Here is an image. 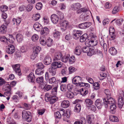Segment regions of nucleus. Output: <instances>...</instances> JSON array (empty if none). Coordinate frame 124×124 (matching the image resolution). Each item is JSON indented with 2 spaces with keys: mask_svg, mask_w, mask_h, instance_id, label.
<instances>
[{
  "mask_svg": "<svg viewBox=\"0 0 124 124\" xmlns=\"http://www.w3.org/2000/svg\"><path fill=\"white\" fill-rule=\"evenodd\" d=\"M103 101L105 107L106 108H108V106L112 104L116 103L114 99L111 97L104 98L103 99Z\"/></svg>",
  "mask_w": 124,
  "mask_h": 124,
  "instance_id": "obj_1",
  "label": "nucleus"
},
{
  "mask_svg": "<svg viewBox=\"0 0 124 124\" xmlns=\"http://www.w3.org/2000/svg\"><path fill=\"white\" fill-rule=\"evenodd\" d=\"M94 41L93 40H92L91 41L90 40L86 41L85 42V44L86 46H84L82 48V51L84 53H87L88 52H89V50L90 49V48L89 46H91L90 43L92 42L93 43Z\"/></svg>",
  "mask_w": 124,
  "mask_h": 124,
  "instance_id": "obj_2",
  "label": "nucleus"
},
{
  "mask_svg": "<svg viewBox=\"0 0 124 124\" xmlns=\"http://www.w3.org/2000/svg\"><path fill=\"white\" fill-rule=\"evenodd\" d=\"M82 34L83 32L81 31L74 30L73 31V37L75 39H77L79 38Z\"/></svg>",
  "mask_w": 124,
  "mask_h": 124,
  "instance_id": "obj_3",
  "label": "nucleus"
},
{
  "mask_svg": "<svg viewBox=\"0 0 124 124\" xmlns=\"http://www.w3.org/2000/svg\"><path fill=\"white\" fill-rule=\"evenodd\" d=\"M49 29L48 28L44 27L42 30H41L40 34L41 35V36L47 37L49 33Z\"/></svg>",
  "mask_w": 124,
  "mask_h": 124,
  "instance_id": "obj_4",
  "label": "nucleus"
},
{
  "mask_svg": "<svg viewBox=\"0 0 124 124\" xmlns=\"http://www.w3.org/2000/svg\"><path fill=\"white\" fill-rule=\"evenodd\" d=\"M103 101H102L101 99H97L95 101V105L99 109H101L102 108V106L103 104Z\"/></svg>",
  "mask_w": 124,
  "mask_h": 124,
  "instance_id": "obj_5",
  "label": "nucleus"
},
{
  "mask_svg": "<svg viewBox=\"0 0 124 124\" xmlns=\"http://www.w3.org/2000/svg\"><path fill=\"white\" fill-rule=\"evenodd\" d=\"M15 51V47L12 44L9 45L6 49V51L7 53L10 54H13L14 52Z\"/></svg>",
  "mask_w": 124,
  "mask_h": 124,
  "instance_id": "obj_6",
  "label": "nucleus"
},
{
  "mask_svg": "<svg viewBox=\"0 0 124 124\" xmlns=\"http://www.w3.org/2000/svg\"><path fill=\"white\" fill-rule=\"evenodd\" d=\"M51 65L56 69L61 68L62 65V63L60 61H54L52 63Z\"/></svg>",
  "mask_w": 124,
  "mask_h": 124,
  "instance_id": "obj_7",
  "label": "nucleus"
},
{
  "mask_svg": "<svg viewBox=\"0 0 124 124\" xmlns=\"http://www.w3.org/2000/svg\"><path fill=\"white\" fill-rule=\"evenodd\" d=\"M68 24V22L66 20H64L62 22H61V29L62 31H63L65 30L66 29V28Z\"/></svg>",
  "mask_w": 124,
  "mask_h": 124,
  "instance_id": "obj_8",
  "label": "nucleus"
},
{
  "mask_svg": "<svg viewBox=\"0 0 124 124\" xmlns=\"http://www.w3.org/2000/svg\"><path fill=\"white\" fill-rule=\"evenodd\" d=\"M51 18L52 22L54 24H56L58 22V17L55 14L52 15L51 16Z\"/></svg>",
  "mask_w": 124,
  "mask_h": 124,
  "instance_id": "obj_9",
  "label": "nucleus"
},
{
  "mask_svg": "<svg viewBox=\"0 0 124 124\" xmlns=\"http://www.w3.org/2000/svg\"><path fill=\"white\" fill-rule=\"evenodd\" d=\"M124 104V98L121 96H120L118 100V105L119 108H121Z\"/></svg>",
  "mask_w": 124,
  "mask_h": 124,
  "instance_id": "obj_10",
  "label": "nucleus"
},
{
  "mask_svg": "<svg viewBox=\"0 0 124 124\" xmlns=\"http://www.w3.org/2000/svg\"><path fill=\"white\" fill-rule=\"evenodd\" d=\"M44 64L48 65L50 64L52 62V59L51 57L48 55L47 56L44 58Z\"/></svg>",
  "mask_w": 124,
  "mask_h": 124,
  "instance_id": "obj_11",
  "label": "nucleus"
},
{
  "mask_svg": "<svg viewBox=\"0 0 124 124\" xmlns=\"http://www.w3.org/2000/svg\"><path fill=\"white\" fill-rule=\"evenodd\" d=\"M87 119L88 124H94V119L93 115L88 116H87Z\"/></svg>",
  "mask_w": 124,
  "mask_h": 124,
  "instance_id": "obj_12",
  "label": "nucleus"
},
{
  "mask_svg": "<svg viewBox=\"0 0 124 124\" xmlns=\"http://www.w3.org/2000/svg\"><path fill=\"white\" fill-rule=\"evenodd\" d=\"M56 69L51 65V66L49 68L48 71L52 76H54L56 74Z\"/></svg>",
  "mask_w": 124,
  "mask_h": 124,
  "instance_id": "obj_13",
  "label": "nucleus"
},
{
  "mask_svg": "<svg viewBox=\"0 0 124 124\" xmlns=\"http://www.w3.org/2000/svg\"><path fill=\"white\" fill-rule=\"evenodd\" d=\"M112 31L110 29L109 30L110 35V39L111 40H112L114 39L116 37V36L115 34V30L114 28L112 29L111 28Z\"/></svg>",
  "mask_w": 124,
  "mask_h": 124,
  "instance_id": "obj_14",
  "label": "nucleus"
},
{
  "mask_svg": "<svg viewBox=\"0 0 124 124\" xmlns=\"http://www.w3.org/2000/svg\"><path fill=\"white\" fill-rule=\"evenodd\" d=\"M4 90L7 92H5V94H6L8 93H9L11 91V87L9 84H5L3 86Z\"/></svg>",
  "mask_w": 124,
  "mask_h": 124,
  "instance_id": "obj_15",
  "label": "nucleus"
},
{
  "mask_svg": "<svg viewBox=\"0 0 124 124\" xmlns=\"http://www.w3.org/2000/svg\"><path fill=\"white\" fill-rule=\"evenodd\" d=\"M62 56V54L61 53L57 52L55 53L54 56L53 60L54 61H58L60 60Z\"/></svg>",
  "mask_w": 124,
  "mask_h": 124,
  "instance_id": "obj_16",
  "label": "nucleus"
},
{
  "mask_svg": "<svg viewBox=\"0 0 124 124\" xmlns=\"http://www.w3.org/2000/svg\"><path fill=\"white\" fill-rule=\"evenodd\" d=\"M28 80L29 82H33L35 80V77L34 73L31 72L28 76Z\"/></svg>",
  "mask_w": 124,
  "mask_h": 124,
  "instance_id": "obj_17",
  "label": "nucleus"
},
{
  "mask_svg": "<svg viewBox=\"0 0 124 124\" xmlns=\"http://www.w3.org/2000/svg\"><path fill=\"white\" fill-rule=\"evenodd\" d=\"M90 23L88 22L82 23L78 25V27L81 29H86L90 26Z\"/></svg>",
  "mask_w": 124,
  "mask_h": 124,
  "instance_id": "obj_18",
  "label": "nucleus"
},
{
  "mask_svg": "<svg viewBox=\"0 0 124 124\" xmlns=\"http://www.w3.org/2000/svg\"><path fill=\"white\" fill-rule=\"evenodd\" d=\"M33 28L34 30L37 31H39L42 28V26L38 22L36 23L34 25Z\"/></svg>",
  "mask_w": 124,
  "mask_h": 124,
  "instance_id": "obj_19",
  "label": "nucleus"
},
{
  "mask_svg": "<svg viewBox=\"0 0 124 124\" xmlns=\"http://www.w3.org/2000/svg\"><path fill=\"white\" fill-rule=\"evenodd\" d=\"M81 7V4L78 3H74L71 5V8L72 9L76 10L77 9H78Z\"/></svg>",
  "mask_w": 124,
  "mask_h": 124,
  "instance_id": "obj_20",
  "label": "nucleus"
},
{
  "mask_svg": "<svg viewBox=\"0 0 124 124\" xmlns=\"http://www.w3.org/2000/svg\"><path fill=\"white\" fill-rule=\"evenodd\" d=\"M109 106H110V112L112 114L115 113V110L116 108V103L112 104Z\"/></svg>",
  "mask_w": 124,
  "mask_h": 124,
  "instance_id": "obj_21",
  "label": "nucleus"
},
{
  "mask_svg": "<svg viewBox=\"0 0 124 124\" xmlns=\"http://www.w3.org/2000/svg\"><path fill=\"white\" fill-rule=\"evenodd\" d=\"M81 48L80 46H77L75 48L74 50L75 54L77 55H80L81 52Z\"/></svg>",
  "mask_w": 124,
  "mask_h": 124,
  "instance_id": "obj_22",
  "label": "nucleus"
},
{
  "mask_svg": "<svg viewBox=\"0 0 124 124\" xmlns=\"http://www.w3.org/2000/svg\"><path fill=\"white\" fill-rule=\"evenodd\" d=\"M47 37L41 36L39 39L40 44L42 46H45L46 44V38Z\"/></svg>",
  "mask_w": 124,
  "mask_h": 124,
  "instance_id": "obj_23",
  "label": "nucleus"
},
{
  "mask_svg": "<svg viewBox=\"0 0 124 124\" xmlns=\"http://www.w3.org/2000/svg\"><path fill=\"white\" fill-rule=\"evenodd\" d=\"M69 101L68 100H65L63 101L61 103L62 107L64 108H66L68 107L69 105Z\"/></svg>",
  "mask_w": 124,
  "mask_h": 124,
  "instance_id": "obj_24",
  "label": "nucleus"
},
{
  "mask_svg": "<svg viewBox=\"0 0 124 124\" xmlns=\"http://www.w3.org/2000/svg\"><path fill=\"white\" fill-rule=\"evenodd\" d=\"M58 98L55 96H52L50 99L47 100V101H49L51 104H53L55 103L57 100Z\"/></svg>",
  "mask_w": 124,
  "mask_h": 124,
  "instance_id": "obj_25",
  "label": "nucleus"
},
{
  "mask_svg": "<svg viewBox=\"0 0 124 124\" xmlns=\"http://www.w3.org/2000/svg\"><path fill=\"white\" fill-rule=\"evenodd\" d=\"M22 118L24 119L26 118L28 116L31 114V113L29 111H26L25 110H23L22 112Z\"/></svg>",
  "mask_w": 124,
  "mask_h": 124,
  "instance_id": "obj_26",
  "label": "nucleus"
},
{
  "mask_svg": "<svg viewBox=\"0 0 124 124\" xmlns=\"http://www.w3.org/2000/svg\"><path fill=\"white\" fill-rule=\"evenodd\" d=\"M7 27L5 24L2 25L0 27V32L2 34L5 33L6 32Z\"/></svg>",
  "mask_w": 124,
  "mask_h": 124,
  "instance_id": "obj_27",
  "label": "nucleus"
},
{
  "mask_svg": "<svg viewBox=\"0 0 124 124\" xmlns=\"http://www.w3.org/2000/svg\"><path fill=\"white\" fill-rule=\"evenodd\" d=\"M81 78L79 76H75L72 79V82L73 84H76L78 82V81L81 80Z\"/></svg>",
  "mask_w": 124,
  "mask_h": 124,
  "instance_id": "obj_28",
  "label": "nucleus"
},
{
  "mask_svg": "<svg viewBox=\"0 0 124 124\" xmlns=\"http://www.w3.org/2000/svg\"><path fill=\"white\" fill-rule=\"evenodd\" d=\"M88 89L87 88H81L80 89L81 94L83 96H85L88 93Z\"/></svg>",
  "mask_w": 124,
  "mask_h": 124,
  "instance_id": "obj_29",
  "label": "nucleus"
},
{
  "mask_svg": "<svg viewBox=\"0 0 124 124\" xmlns=\"http://www.w3.org/2000/svg\"><path fill=\"white\" fill-rule=\"evenodd\" d=\"M110 120L112 122H118L119 119L116 116L113 115H110L109 118Z\"/></svg>",
  "mask_w": 124,
  "mask_h": 124,
  "instance_id": "obj_30",
  "label": "nucleus"
},
{
  "mask_svg": "<svg viewBox=\"0 0 124 124\" xmlns=\"http://www.w3.org/2000/svg\"><path fill=\"white\" fill-rule=\"evenodd\" d=\"M86 123V121L85 118L82 117L80 121H76L74 124H85Z\"/></svg>",
  "mask_w": 124,
  "mask_h": 124,
  "instance_id": "obj_31",
  "label": "nucleus"
},
{
  "mask_svg": "<svg viewBox=\"0 0 124 124\" xmlns=\"http://www.w3.org/2000/svg\"><path fill=\"white\" fill-rule=\"evenodd\" d=\"M66 96L68 98L71 99L74 97V93L71 91H67L66 93Z\"/></svg>",
  "mask_w": 124,
  "mask_h": 124,
  "instance_id": "obj_32",
  "label": "nucleus"
},
{
  "mask_svg": "<svg viewBox=\"0 0 124 124\" xmlns=\"http://www.w3.org/2000/svg\"><path fill=\"white\" fill-rule=\"evenodd\" d=\"M109 53L112 55H116L117 53L116 50L114 47H112L110 48L109 50Z\"/></svg>",
  "mask_w": 124,
  "mask_h": 124,
  "instance_id": "obj_33",
  "label": "nucleus"
},
{
  "mask_svg": "<svg viewBox=\"0 0 124 124\" xmlns=\"http://www.w3.org/2000/svg\"><path fill=\"white\" fill-rule=\"evenodd\" d=\"M16 38L17 41L19 42H21L23 40V36L20 34H17L16 36Z\"/></svg>",
  "mask_w": 124,
  "mask_h": 124,
  "instance_id": "obj_34",
  "label": "nucleus"
},
{
  "mask_svg": "<svg viewBox=\"0 0 124 124\" xmlns=\"http://www.w3.org/2000/svg\"><path fill=\"white\" fill-rule=\"evenodd\" d=\"M88 36L87 34L85 33L83 34L80 38V41L83 42L85 41L86 39Z\"/></svg>",
  "mask_w": 124,
  "mask_h": 124,
  "instance_id": "obj_35",
  "label": "nucleus"
},
{
  "mask_svg": "<svg viewBox=\"0 0 124 124\" xmlns=\"http://www.w3.org/2000/svg\"><path fill=\"white\" fill-rule=\"evenodd\" d=\"M96 37L95 36H93L92 37L91 40H90L91 41L92 40H93L94 41L95 40V41H94V42L93 43V44L91 42L90 43L91 44V45H92V46H95L98 43V42L96 40Z\"/></svg>",
  "mask_w": 124,
  "mask_h": 124,
  "instance_id": "obj_36",
  "label": "nucleus"
},
{
  "mask_svg": "<svg viewBox=\"0 0 124 124\" xmlns=\"http://www.w3.org/2000/svg\"><path fill=\"white\" fill-rule=\"evenodd\" d=\"M81 106L79 104H77L74 107V111L75 112H79L81 109Z\"/></svg>",
  "mask_w": 124,
  "mask_h": 124,
  "instance_id": "obj_37",
  "label": "nucleus"
},
{
  "mask_svg": "<svg viewBox=\"0 0 124 124\" xmlns=\"http://www.w3.org/2000/svg\"><path fill=\"white\" fill-rule=\"evenodd\" d=\"M33 53L38 54L41 50V48L39 46L35 47L33 48Z\"/></svg>",
  "mask_w": 124,
  "mask_h": 124,
  "instance_id": "obj_38",
  "label": "nucleus"
},
{
  "mask_svg": "<svg viewBox=\"0 0 124 124\" xmlns=\"http://www.w3.org/2000/svg\"><path fill=\"white\" fill-rule=\"evenodd\" d=\"M89 17V16L88 15L84 16L82 14L80 16V20L82 21H85Z\"/></svg>",
  "mask_w": 124,
  "mask_h": 124,
  "instance_id": "obj_39",
  "label": "nucleus"
},
{
  "mask_svg": "<svg viewBox=\"0 0 124 124\" xmlns=\"http://www.w3.org/2000/svg\"><path fill=\"white\" fill-rule=\"evenodd\" d=\"M44 72V70L38 68L35 71L36 74L39 75H41Z\"/></svg>",
  "mask_w": 124,
  "mask_h": 124,
  "instance_id": "obj_40",
  "label": "nucleus"
},
{
  "mask_svg": "<svg viewBox=\"0 0 124 124\" xmlns=\"http://www.w3.org/2000/svg\"><path fill=\"white\" fill-rule=\"evenodd\" d=\"M70 56L69 54L64 56L61 59V61L64 62H66L68 61L69 58Z\"/></svg>",
  "mask_w": 124,
  "mask_h": 124,
  "instance_id": "obj_41",
  "label": "nucleus"
},
{
  "mask_svg": "<svg viewBox=\"0 0 124 124\" xmlns=\"http://www.w3.org/2000/svg\"><path fill=\"white\" fill-rule=\"evenodd\" d=\"M57 14L58 19H59L60 20H62L64 18V16L63 13L60 11H58Z\"/></svg>",
  "mask_w": 124,
  "mask_h": 124,
  "instance_id": "obj_42",
  "label": "nucleus"
},
{
  "mask_svg": "<svg viewBox=\"0 0 124 124\" xmlns=\"http://www.w3.org/2000/svg\"><path fill=\"white\" fill-rule=\"evenodd\" d=\"M119 10V8L117 6H115L113 8L112 11V13L113 14H115L118 12Z\"/></svg>",
  "mask_w": 124,
  "mask_h": 124,
  "instance_id": "obj_43",
  "label": "nucleus"
},
{
  "mask_svg": "<svg viewBox=\"0 0 124 124\" xmlns=\"http://www.w3.org/2000/svg\"><path fill=\"white\" fill-rule=\"evenodd\" d=\"M52 86L49 85H46L43 88L45 91H48L52 89Z\"/></svg>",
  "mask_w": 124,
  "mask_h": 124,
  "instance_id": "obj_44",
  "label": "nucleus"
},
{
  "mask_svg": "<svg viewBox=\"0 0 124 124\" xmlns=\"http://www.w3.org/2000/svg\"><path fill=\"white\" fill-rule=\"evenodd\" d=\"M85 102L86 105H91L93 104V101L91 99H85Z\"/></svg>",
  "mask_w": 124,
  "mask_h": 124,
  "instance_id": "obj_45",
  "label": "nucleus"
},
{
  "mask_svg": "<svg viewBox=\"0 0 124 124\" xmlns=\"http://www.w3.org/2000/svg\"><path fill=\"white\" fill-rule=\"evenodd\" d=\"M100 44L101 46L103 47L104 50H107V45L105 43L104 40L102 39L101 38V40L100 42Z\"/></svg>",
  "mask_w": 124,
  "mask_h": 124,
  "instance_id": "obj_46",
  "label": "nucleus"
},
{
  "mask_svg": "<svg viewBox=\"0 0 124 124\" xmlns=\"http://www.w3.org/2000/svg\"><path fill=\"white\" fill-rule=\"evenodd\" d=\"M44 78L42 76L39 77L37 78L36 80V82L38 83H40L43 82Z\"/></svg>",
  "mask_w": 124,
  "mask_h": 124,
  "instance_id": "obj_47",
  "label": "nucleus"
},
{
  "mask_svg": "<svg viewBox=\"0 0 124 124\" xmlns=\"http://www.w3.org/2000/svg\"><path fill=\"white\" fill-rule=\"evenodd\" d=\"M42 7V4L40 2L38 3L36 5V8L38 10H40L41 9Z\"/></svg>",
  "mask_w": 124,
  "mask_h": 124,
  "instance_id": "obj_48",
  "label": "nucleus"
},
{
  "mask_svg": "<svg viewBox=\"0 0 124 124\" xmlns=\"http://www.w3.org/2000/svg\"><path fill=\"white\" fill-rule=\"evenodd\" d=\"M54 116L56 118L60 119L61 117V114L60 112V110L59 112L57 111L54 113Z\"/></svg>",
  "mask_w": 124,
  "mask_h": 124,
  "instance_id": "obj_49",
  "label": "nucleus"
},
{
  "mask_svg": "<svg viewBox=\"0 0 124 124\" xmlns=\"http://www.w3.org/2000/svg\"><path fill=\"white\" fill-rule=\"evenodd\" d=\"M53 41V40L51 39H47L46 41V44L47 46L48 47H50L52 45Z\"/></svg>",
  "mask_w": 124,
  "mask_h": 124,
  "instance_id": "obj_50",
  "label": "nucleus"
},
{
  "mask_svg": "<svg viewBox=\"0 0 124 124\" xmlns=\"http://www.w3.org/2000/svg\"><path fill=\"white\" fill-rule=\"evenodd\" d=\"M57 87H55L52 89L51 93L52 95H53V96H56L57 94Z\"/></svg>",
  "mask_w": 124,
  "mask_h": 124,
  "instance_id": "obj_51",
  "label": "nucleus"
},
{
  "mask_svg": "<svg viewBox=\"0 0 124 124\" xmlns=\"http://www.w3.org/2000/svg\"><path fill=\"white\" fill-rule=\"evenodd\" d=\"M87 53V55L89 56H92L93 55L95 54V52L94 50L90 49L89 51Z\"/></svg>",
  "mask_w": 124,
  "mask_h": 124,
  "instance_id": "obj_52",
  "label": "nucleus"
},
{
  "mask_svg": "<svg viewBox=\"0 0 124 124\" xmlns=\"http://www.w3.org/2000/svg\"><path fill=\"white\" fill-rule=\"evenodd\" d=\"M93 85L94 89L95 90H97L100 88V85L98 82H95L93 83Z\"/></svg>",
  "mask_w": 124,
  "mask_h": 124,
  "instance_id": "obj_53",
  "label": "nucleus"
},
{
  "mask_svg": "<svg viewBox=\"0 0 124 124\" xmlns=\"http://www.w3.org/2000/svg\"><path fill=\"white\" fill-rule=\"evenodd\" d=\"M13 21H16V23L17 25H19L21 21V18L19 17H17L16 19L14 18L13 19Z\"/></svg>",
  "mask_w": 124,
  "mask_h": 124,
  "instance_id": "obj_54",
  "label": "nucleus"
},
{
  "mask_svg": "<svg viewBox=\"0 0 124 124\" xmlns=\"http://www.w3.org/2000/svg\"><path fill=\"white\" fill-rule=\"evenodd\" d=\"M36 66L38 68L42 69L44 67V66L43 64L42 63L40 62L37 63L36 65Z\"/></svg>",
  "mask_w": 124,
  "mask_h": 124,
  "instance_id": "obj_55",
  "label": "nucleus"
},
{
  "mask_svg": "<svg viewBox=\"0 0 124 124\" xmlns=\"http://www.w3.org/2000/svg\"><path fill=\"white\" fill-rule=\"evenodd\" d=\"M8 8V7L6 6H2L0 7V10L2 12L7 11Z\"/></svg>",
  "mask_w": 124,
  "mask_h": 124,
  "instance_id": "obj_56",
  "label": "nucleus"
},
{
  "mask_svg": "<svg viewBox=\"0 0 124 124\" xmlns=\"http://www.w3.org/2000/svg\"><path fill=\"white\" fill-rule=\"evenodd\" d=\"M49 83L52 84L55 82L56 81V78L55 77H53L52 78L49 79Z\"/></svg>",
  "mask_w": 124,
  "mask_h": 124,
  "instance_id": "obj_57",
  "label": "nucleus"
},
{
  "mask_svg": "<svg viewBox=\"0 0 124 124\" xmlns=\"http://www.w3.org/2000/svg\"><path fill=\"white\" fill-rule=\"evenodd\" d=\"M0 41L3 42H7L8 40V39L4 36H2L0 37Z\"/></svg>",
  "mask_w": 124,
  "mask_h": 124,
  "instance_id": "obj_58",
  "label": "nucleus"
},
{
  "mask_svg": "<svg viewBox=\"0 0 124 124\" xmlns=\"http://www.w3.org/2000/svg\"><path fill=\"white\" fill-rule=\"evenodd\" d=\"M33 8L31 4H28L26 8V10L28 12L31 11Z\"/></svg>",
  "mask_w": 124,
  "mask_h": 124,
  "instance_id": "obj_59",
  "label": "nucleus"
},
{
  "mask_svg": "<svg viewBox=\"0 0 124 124\" xmlns=\"http://www.w3.org/2000/svg\"><path fill=\"white\" fill-rule=\"evenodd\" d=\"M112 7L111 4L108 2H106L105 5L104 7L106 9H109Z\"/></svg>",
  "mask_w": 124,
  "mask_h": 124,
  "instance_id": "obj_60",
  "label": "nucleus"
},
{
  "mask_svg": "<svg viewBox=\"0 0 124 124\" xmlns=\"http://www.w3.org/2000/svg\"><path fill=\"white\" fill-rule=\"evenodd\" d=\"M38 39V36L36 34H34L31 37L32 40L34 41L37 40Z\"/></svg>",
  "mask_w": 124,
  "mask_h": 124,
  "instance_id": "obj_61",
  "label": "nucleus"
},
{
  "mask_svg": "<svg viewBox=\"0 0 124 124\" xmlns=\"http://www.w3.org/2000/svg\"><path fill=\"white\" fill-rule=\"evenodd\" d=\"M75 57L74 56H70L69 59L70 63V64H72L74 63L75 62Z\"/></svg>",
  "mask_w": 124,
  "mask_h": 124,
  "instance_id": "obj_62",
  "label": "nucleus"
},
{
  "mask_svg": "<svg viewBox=\"0 0 124 124\" xmlns=\"http://www.w3.org/2000/svg\"><path fill=\"white\" fill-rule=\"evenodd\" d=\"M123 21V20L122 19H118L116 21V24L118 25L121 24Z\"/></svg>",
  "mask_w": 124,
  "mask_h": 124,
  "instance_id": "obj_63",
  "label": "nucleus"
},
{
  "mask_svg": "<svg viewBox=\"0 0 124 124\" xmlns=\"http://www.w3.org/2000/svg\"><path fill=\"white\" fill-rule=\"evenodd\" d=\"M20 51L22 53H25L27 51V50L26 48L24 46H22L20 49Z\"/></svg>",
  "mask_w": 124,
  "mask_h": 124,
  "instance_id": "obj_64",
  "label": "nucleus"
}]
</instances>
